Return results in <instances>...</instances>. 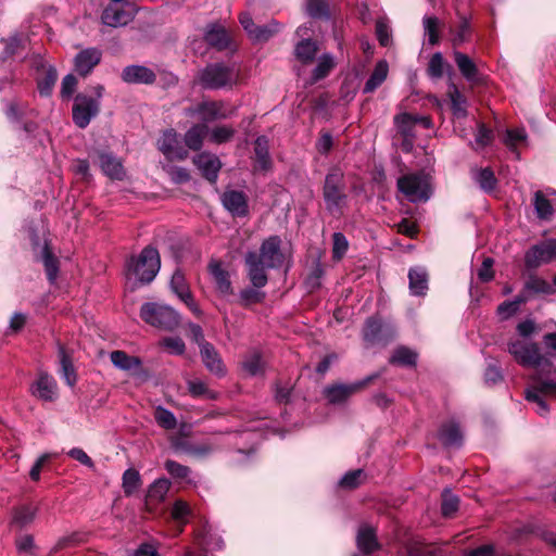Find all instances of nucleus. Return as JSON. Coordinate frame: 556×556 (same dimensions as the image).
<instances>
[{
	"label": "nucleus",
	"instance_id": "obj_44",
	"mask_svg": "<svg viewBox=\"0 0 556 556\" xmlns=\"http://www.w3.org/2000/svg\"><path fill=\"white\" fill-rule=\"evenodd\" d=\"M41 261L45 266L47 277L51 283H53L59 274V262L58 258L52 254L48 244H45L41 250Z\"/></svg>",
	"mask_w": 556,
	"mask_h": 556
},
{
	"label": "nucleus",
	"instance_id": "obj_10",
	"mask_svg": "<svg viewBox=\"0 0 556 556\" xmlns=\"http://www.w3.org/2000/svg\"><path fill=\"white\" fill-rule=\"evenodd\" d=\"M281 243L279 236H270L262 242L257 256L267 268L276 269L283 265L285 256L281 251Z\"/></svg>",
	"mask_w": 556,
	"mask_h": 556
},
{
	"label": "nucleus",
	"instance_id": "obj_33",
	"mask_svg": "<svg viewBox=\"0 0 556 556\" xmlns=\"http://www.w3.org/2000/svg\"><path fill=\"white\" fill-rule=\"evenodd\" d=\"M447 97L451 102V110L453 115L457 118H464L467 116V99L459 91L454 83H451L447 88Z\"/></svg>",
	"mask_w": 556,
	"mask_h": 556
},
{
	"label": "nucleus",
	"instance_id": "obj_30",
	"mask_svg": "<svg viewBox=\"0 0 556 556\" xmlns=\"http://www.w3.org/2000/svg\"><path fill=\"white\" fill-rule=\"evenodd\" d=\"M409 291L413 295L422 296L428 290V273L424 267L417 266L408 271Z\"/></svg>",
	"mask_w": 556,
	"mask_h": 556
},
{
	"label": "nucleus",
	"instance_id": "obj_60",
	"mask_svg": "<svg viewBox=\"0 0 556 556\" xmlns=\"http://www.w3.org/2000/svg\"><path fill=\"white\" fill-rule=\"evenodd\" d=\"M164 468L174 479H188L191 470L189 467L181 465L175 460L167 459Z\"/></svg>",
	"mask_w": 556,
	"mask_h": 556
},
{
	"label": "nucleus",
	"instance_id": "obj_37",
	"mask_svg": "<svg viewBox=\"0 0 556 556\" xmlns=\"http://www.w3.org/2000/svg\"><path fill=\"white\" fill-rule=\"evenodd\" d=\"M389 66L387 61L381 60L377 62L372 73L370 74L369 78L365 83L364 86V93H370L374 92L386 79L388 76Z\"/></svg>",
	"mask_w": 556,
	"mask_h": 556
},
{
	"label": "nucleus",
	"instance_id": "obj_7",
	"mask_svg": "<svg viewBox=\"0 0 556 556\" xmlns=\"http://www.w3.org/2000/svg\"><path fill=\"white\" fill-rule=\"evenodd\" d=\"M140 317L147 324L165 330L175 329L180 321L179 314L173 307L153 302L141 306Z\"/></svg>",
	"mask_w": 556,
	"mask_h": 556
},
{
	"label": "nucleus",
	"instance_id": "obj_21",
	"mask_svg": "<svg viewBox=\"0 0 556 556\" xmlns=\"http://www.w3.org/2000/svg\"><path fill=\"white\" fill-rule=\"evenodd\" d=\"M31 393L45 402H53L58 397L55 379L46 372H41L31 386Z\"/></svg>",
	"mask_w": 556,
	"mask_h": 556
},
{
	"label": "nucleus",
	"instance_id": "obj_17",
	"mask_svg": "<svg viewBox=\"0 0 556 556\" xmlns=\"http://www.w3.org/2000/svg\"><path fill=\"white\" fill-rule=\"evenodd\" d=\"M193 164L205 179L213 184L216 182L222 162L215 154L201 152L193 157Z\"/></svg>",
	"mask_w": 556,
	"mask_h": 556
},
{
	"label": "nucleus",
	"instance_id": "obj_5",
	"mask_svg": "<svg viewBox=\"0 0 556 556\" xmlns=\"http://www.w3.org/2000/svg\"><path fill=\"white\" fill-rule=\"evenodd\" d=\"M396 186L399 191L412 203L426 202L432 194L430 177L424 172L401 176Z\"/></svg>",
	"mask_w": 556,
	"mask_h": 556
},
{
	"label": "nucleus",
	"instance_id": "obj_4",
	"mask_svg": "<svg viewBox=\"0 0 556 556\" xmlns=\"http://www.w3.org/2000/svg\"><path fill=\"white\" fill-rule=\"evenodd\" d=\"M508 352L522 366L533 367L535 371L542 369L549 375H556V367L541 354L536 343L511 341L508 344Z\"/></svg>",
	"mask_w": 556,
	"mask_h": 556
},
{
	"label": "nucleus",
	"instance_id": "obj_45",
	"mask_svg": "<svg viewBox=\"0 0 556 556\" xmlns=\"http://www.w3.org/2000/svg\"><path fill=\"white\" fill-rule=\"evenodd\" d=\"M170 290L182 301L191 295L190 288L186 281L185 275L180 269H176L170 278Z\"/></svg>",
	"mask_w": 556,
	"mask_h": 556
},
{
	"label": "nucleus",
	"instance_id": "obj_19",
	"mask_svg": "<svg viewBox=\"0 0 556 556\" xmlns=\"http://www.w3.org/2000/svg\"><path fill=\"white\" fill-rule=\"evenodd\" d=\"M102 22L110 27H122L130 23L134 14L130 9L124 8L123 4H110L102 13Z\"/></svg>",
	"mask_w": 556,
	"mask_h": 556
},
{
	"label": "nucleus",
	"instance_id": "obj_56",
	"mask_svg": "<svg viewBox=\"0 0 556 556\" xmlns=\"http://www.w3.org/2000/svg\"><path fill=\"white\" fill-rule=\"evenodd\" d=\"M306 12L314 18H329L328 5L325 0H306Z\"/></svg>",
	"mask_w": 556,
	"mask_h": 556
},
{
	"label": "nucleus",
	"instance_id": "obj_55",
	"mask_svg": "<svg viewBox=\"0 0 556 556\" xmlns=\"http://www.w3.org/2000/svg\"><path fill=\"white\" fill-rule=\"evenodd\" d=\"M242 368L250 376H256L263 369V361L261 353L257 351H252L243 361Z\"/></svg>",
	"mask_w": 556,
	"mask_h": 556
},
{
	"label": "nucleus",
	"instance_id": "obj_20",
	"mask_svg": "<svg viewBox=\"0 0 556 556\" xmlns=\"http://www.w3.org/2000/svg\"><path fill=\"white\" fill-rule=\"evenodd\" d=\"M222 203L233 216L243 217L249 213L248 198L242 191L226 190L222 195Z\"/></svg>",
	"mask_w": 556,
	"mask_h": 556
},
{
	"label": "nucleus",
	"instance_id": "obj_6",
	"mask_svg": "<svg viewBox=\"0 0 556 556\" xmlns=\"http://www.w3.org/2000/svg\"><path fill=\"white\" fill-rule=\"evenodd\" d=\"M93 92L94 97L79 93L75 98L73 105V121L79 128H86L100 111V101L104 92V87L102 85H97L93 88Z\"/></svg>",
	"mask_w": 556,
	"mask_h": 556
},
{
	"label": "nucleus",
	"instance_id": "obj_47",
	"mask_svg": "<svg viewBox=\"0 0 556 556\" xmlns=\"http://www.w3.org/2000/svg\"><path fill=\"white\" fill-rule=\"evenodd\" d=\"M141 483L140 473L136 469L129 468L124 471L122 486L126 496L132 495L141 486Z\"/></svg>",
	"mask_w": 556,
	"mask_h": 556
},
{
	"label": "nucleus",
	"instance_id": "obj_57",
	"mask_svg": "<svg viewBox=\"0 0 556 556\" xmlns=\"http://www.w3.org/2000/svg\"><path fill=\"white\" fill-rule=\"evenodd\" d=\"M416 118L407 113L399 114L394 117V124L397 130L405 137L413 135V127Z\"/></svg>",
	"mask_w": 556,
	"mask_h": 556
},
{
	"label": "nucleus",
	"instance_id": "obj_38",
	"mask_svg": "<svg viewBox=\"0 0 556 556\" xmlns=\"http://www.w3.org/2000/svg\"><path fill=\"white\" fill-rule=\"evenodd\" d=\"M528 135L525 128H509L506 129L503 137V143L507 149L519 157L518 147L522 143H527Z\"/></svg>",
	"mask_w": 556,
	"mask_h": 556
},
{
	"label": "nucleus",
	"instance_id": "obj_26",
	"mask_svg": "<svg viewBox=\"0 0 556 556\" xmlns=\"http://www.w3.org/2000/svg\"><path fill=\"white\" fill-rule=\"evenodd\" d=\"M100 168L105 176L113 180H123L125 178V169L121 159L112 153L103 152L99 155Z\"/></svg>",
	"mask_w": 556,
	"mask_h": 556
},
{
	"label": "nucleus",
	"instance_id": "obj_63",
	"mask_svg": "<svg viewBox=\"0 0 556 556\" xmlns=\"http://www.w3.org/2000/svg\"><path fill=\"white\" fill-rule=\"evenodd\" d=\"M458 497L454 494L450 493L448 491H445L443 493V501L441 510L443 516L451 517L457 509H458Z\"/></svg>",
	"mask_w": 556,
	"mask_h": 556
},
{
	"label": "nucleus",
	"instance_id": "obj_3",
	"mask_svg": "<svg viewBox=\"0 0 556 556\" xmlns=\"http://www.w3.org/2000/svg\"><path fill=\"white\" fill-rule=\"evenodd\" d=\"M240 71L231 64L213 63L206 65L199 75L203 88L218 90L232 88L239 81Z\"/></svg>",
	"mask_w": 556,
	"mask_h": 556
},
{
	"label": "nucleus",
	"instance_id": "obj_32",
	"mask_svg": "<svg viewBox=\"0 0 556 556\" xmlns=\"http://www.w3.org/2000/svg\"><path fill=\"white\" fill-rule=\"evenodd\" d=\"M208 270L212 275L217 290L222 294H230L232 292L229 274L223 268V265L218 261H212L208 264Z\"/></svg>",
	"mask_w": 556,
	"mask_h": 556
},
{
	"label": "nucleus",
	"instance_id": "obj_41",
	"mask_svg": "<svg viewBox=\"0 0 556 556\" xmlns=\"http://www.w3.org/2000/svg\"><path fill=\"white\" fill-rule=\"evenodd\" d=\"M255 159L261 169L266 170L271 165L269 155L268 140L265 136H260L254 142Z\"/></svg>",
	"mask_w": 556,
	"mask_h": 556
},
{
	"label": "nucleus",
	"instance_id": "obj_40",
	"mask_svg": "<svg viewBox=\"0 0 556 556\" xmlns=\"http://www.w3.org/2000/svg\"><path fill=\"white\" fill-rule=\"evenodd\" d=\"M471 177L485 192H492L497 184L494 172L490 167L472 169Z\"/></svg>",
	"mask_w": 556,
	"mask_h": 556
},
{
	"label": "nucleus",
	"instance_id": "obj_51",
	"mask_svg": "<svg viewBox=\"0 0 556 556\" xmlns=\"http://www.w3.org/2000/svg\"><path fill=\"white\" fill-rule=\"evenodd\" d=\"M528 301V296L525 294H518L514 300L511 301H505L497 307V314L503 319H507L514 314L517 313L519 309V306Z\"/></svg>",
	"mask_w": 556,
	"mask_h": 556
},
{
	"label": "nucleus",
	"instance_id": "obj_62",
	"mask_svg": "<svg viewBox=\"0 0 556 556\" xmlns=\"http://www.w3.org/2000/svg\"><path fill=\"white\" fill-rule=\"evenodd\" d=\"M364 478V471L362 469H356L346 472L340 480V485L346 489H354L358 486Z\"/></svg>",
	"mask_w": 556,
	"mask_h": 556
},
{
	"label": "nucleus",
	"instance_id": "obj_50",
	"mask_svg": "<svg viewBox=\"0 0 556 556\" xmlns=\"http://www.w3.org/2000/svg\"><path fill=\"white\" fill-rule=\"evenodd\" d=\"M334 67V59L330 53H324L319 56L317 65L313 71V79L315 81L325 78Z\"/></svg>",
	"mask_w": 556,
	"mask_h": 556
},
{
	"label": "nucleus",
	"instance_id": "obj_36",
	"mask_svg": "<svg viewBox=\"0 0 556 556\" xmlns=\"http://www.w3.org/2000/svg\"><path fill=\"white\" fill-rule=\"evenodd\" d=\"M110 359L116 368L125 371L137 370L141 367L139 357L130 356L119 350L111 352Z\"/></svg>",
	"mask_w": 556,
	"mask_h": 556
},
{
	"label": "nucleus",
	"instance_id": "obj_52",
	"mask_svg": "<svg viewBox=\"0 0 556 556\" xmlns=\"http://www.w3.org/2000/svg\"><path fill=\"white\" fill-rule=\"evenodd\" d=\"M446 63L441 52H435L429 60L427 74L431 79L438 80L443 77Z\"/></svg>",
	"mask_w": 556,
	"mask_h": 556
},
{
	"label": "nucleus",
	"instance_id": "obj_61",
	"mask_svg": "<svg viewBox=\"0 0 556 556\" xmlns=\"http://www.w3.org/2000/svg\"><path fill=\"white\" fill-rule=\"evenodd\" d=\"M332 257L334 260H341L346 253L349 242L342 232H334L332 236Z\"/></svg>",
	"mask_w": 556,
	"mask_h": 556
},
{
	"label": "nucleus",
	"instance_id": "obj_59",
	"mask_svg": "<svg viewBox=\"0 0 556 556\" xmlns=\"http://www.w3.org/2000/svg\"><path fill=\"white\" fill-rule=\"evenodd\" d=\"M61 375L62 378L70 387H74L77 377L71 359L65 355L64 352L61 354Z\"/></svg>",
	"mask_w": 556,
	"mask_h": 556
},
{
	"label": "nucleus",
	"instance_id": "obj_58",
	"mask_svg": "<svg viewBox=\"0 0 556 556\" xmlns=\"http://www.w3.org/2000/svg\"><path fill=\"white\" fill-rule=\"evenodd\" d=\"M493 139V132L484 124H479L475 135L472 147L476 150L483 149L489 146Z\"/></svg>",
	"mask_w": 556,
	"mask_h": 556
},
{
	"label": "nucleus",
	"instance_id": "obj_28",
	"mask_svg": "<svg viewBox=\"0 0 556 556\" xmlns=\"http://www.w3.org/2000/svg\"><path fill=\"white\" fill-rule=\"evenodd\" d=\"M34 65L39 70L42 67L45 74L42 77L37 78L38 90L41 96L48 97L51 94L53 86L58 79L56 70L49 65L46 66L41 59H36Z\"/></svg>",
	"mask_w": 556,
	"mask_h": 556
},
{
	"label": "nucleus",
	"instance_id": "obj_43",
	"mask_svg": "<svg viewBox=\"0 0 556 556\" xmlns=\"http://www.w3.org/2000/svg\"><path fill=\"white\" fill-rule=\"evenodd\" d=\"M424 34L428 38L430 46H435L440 41L441 22L435 16L425 15L422 18Z\"/></svg>",
	"mask_w": 556,
	"mask_h": 556
},
{
	"label": "nucleus",
	"instance_id": "obj_54",
	"mask_svg": "<svg viewBox=\"0 0 556 556\" xmlns=\"http://www.w3.org/2000/svg\"><path fill=\"white\" fill-rule=\"evenodd\" d=\"M188 390L194 397L204 396L210 400H215L218 396L217 392L210 390L205 382L198 379L188 381Z\"/></svg>",
	"mask_w": 556,
	"mask_h": 556
},
{
	"label": "nucleus",
	"instance_id": "obj_2",
	"mask_svg": "<svg viewBox=\"0 0 556 556\" xmlns=\"http://www.w3.org/2000/svg\"><path fill=\"white\" fill-rule=\"evenodd\" d=\"M161 267L159 251L148 245L138 256H131L126 263V276L128 279L144 285L150 283L157 275Z\"/></svg>",
	"mask_w": 556,
	"mask_h": 556
},
{
	"label": "nucleus",
	"instance_id": "obj_25",
	"mask_svg": "<svg viewBox=\"0 0 556 556\" xmlns=\"http://www.w3.org/2000/svg\"><path fill=\"white\" fill-rule=\"evenodd\" d=\"M155 73L143 65H128L122 72V79L127 84L150 85L155 81Z\"/></svg>",
	"mask_w": 556,
	"mask_h": 556
},
{
	"label": "nucleus",
	"instance_id": "obj_15",
	"mask_svg": "<svg viewBox=\"0 0 556 556\" xmlns=\"http://www.w3.org/2000/svg\"><path fill=\"white\" fill-rule=\"evenodd\" d=\"M556 258L552 239L531 247L525 255V263L528 268H536L542 264Z\"/></svg>",
	"mask_w": 556,
	"mask_h": 556
},
{
	"label": "nucleus",
	"instance_id": "obj_1",
	"mask_svg": "<svg viewBox=\"0 0 556 556\" xmlns=\"http://www.w3.org/2000/svg\"><path fill=\"white\" fill-rule=\"evenodd\" d=\"M323 198L327 212L336 218H340L348 207L346 185L343 172L332 168L325 177L323 186Z\"/></svg>",
	"mask_w": 556,
	"mask_h": 556
},
{
	"label": "nucleus",
	"instance_id": "obj_29",
	"mask_svg": "<svg viewBox=\"0 0 556 556\" xmlns=\"http://www.w3.org/2000/svg\"><path fill=\"white\" fill-rule=\"evenodd\" d=\"M454 60L460 74L467 81L478 83L481 80L478 66L467 54L454 51Z\"/></svg>",
	"mask_w": 556,
	"mask_h": 556
},
{
	"label": "nucleus",
	"instance_id": "obj_16",
	"mask_svg": "<svg viewBox=\"0 0 556 556\" xmlns=\"http://www.w3.org/2000/svg\"><path fill=\"white\" fill-rule=\"evenodd\" d=\"M533 206L540 219L548 220L556 211V191L553 189L538 190L533 194Z\"/></svg>",
	"mask_w": 556,
	"mask_h": 556
},
{
	"label": "nucleus",
	"instance_id": "obj_34",
	"mask_svg": "<svg viewBox=\"0 0 556 556\" xmlns=\"http://www.w3.org/2000/svg\"><path fill=\"white\" fill-rule=\"evenodd\" d=\"M207 132L208 128L205 124H194L186 131L184 141L190 150L199 151Z\"/></svg>",
	"mask_w": 556,
	"mask_h": 556
},
{
	"label": "nucleus",
	"instance_id": "obj_48",
	"mask_svg": "<svg viewBox=\"0 0 556 556\" xmlns=\"http://www.w3.org/2000/svg\"><path fill=\"white\" fill-rule=\"evenodd\" d=\"M416 352L406 346H400L395 349L392 356L390 357L391 364H396L401 366H413L416 364Z\"/></svg>",
	"mask_w": 556,
	"mask_h": 556
},
{
	"label": "nucleus",
	"instance_id": "obj_39",
	"mask_svg": "<svg viewBox=\"0 0 556 556\" xmlns=\"http://www.w3.org/2000/svg\"><path fill=\"white\" fill-rule=\"evenodd\" d=\"M317 51V42L308 38H303L300 40L294 48L296 59L305 64L315 60Z\"/></svg>",
	"mask_w": 556,
	"mask_h": 556
},
{
	"label": "nucleus",
	"instance_id": "obj_42",
	"mask_svg": "<svg viewBox=\"0 0 556 556\" xmlns=\"http://www.w3.org/2000/svg\"><path fill=\"white\" fill-rule=\"evenodd\" d=\"M459 24L456 29H451L452 43L458 47L467 42L471 36V26L469 18L465 15L458 14Z\"/></svg>",
	"mask_w": 556,
	"mask_h": 556
},
{
	"label": "nucleus",
	"instance_id": "obj_18",
	"mask_svg": "<svg viewBox=\"0 0 556 556\" xmlns=\"http://www.w3.org/2000/svg\"><path fill=\"white\" fill-rule=\"evenodd\" d=\"M102 52L98 48H86L79 51L74 59L75 71L80 76H87L100 63Z\"/></svg>",
	"mask_w": 556,
	"mask_h": 556
},
{
	"label": "nucleus",
	"instance_id": "obj_64",
	"mask_svg": "<svg viewBox=\"0 0 556 556\" xmlns=\"http://www.w3.org/2000/svg\"><path fill=\"white\" fill-rule=\"evenodd\" d=\"M170 179L175 184H185L190 180V174L187 168L181 166H168L166 169Z\"/></svg>",
	"mask_w": 556,
	"mask_h": 556
},
{
	"label": "nucleus",
	"instance_id": "obj_49",
	"mask_svg": "<svg viewBox=\"0 0 556 556\" xmlns=\"http://www.w3.org/2000/svg\"><path fill=\"white\" fill-rule=\"evenodd\" d=\"M236 134V130L231 126L220 125L208 130V140L215 144H222L230 141Z\"/></svg>",
	"mask_w": 556,
	"mask_h": 556
},
{
	"label": "nucleus",
	"instance_id": "obj_24",
	"mask_svg": "<svg viewBox=\"0 0 556 556\" xmlns=\"http://www.w3.org/2000/svg\"><path fill=\"white\" fill-rule=\"evenodd\" d=\"M169 488L170 482L166 478L156 479L153 483H151L146 495V508L149 511L156 509V507L165 501Z\"/></svg>",
	"mask_w": 556,
	"mask_h": 556
},
{
	"label": "nucleus",
	"instance_id": "obj_27",
	"mask_svg": "<svg viewBox=\"0 0 556 556\" xmlns=\"http://www.w3.org/2000/svg\"><path fill=\"white\" fill-rule=\"evenodd\" d=\"M356 544L359 552L365 555H369L374 551L378 549L379 543L377 541L375 529L368 525L361 526L356 535Z\"/></svg>",
	"mask_w": 556,
	"mask_h": 556
},
{
	"label": "nucleus",
	"instance_id": "obj_23",
	"mask_svg": "<svg viewBox=\"0 0 556 556\" xmlns=\"http://www.w3.org/2000/svg\"><path fill=\"white\" fill-rule=\"evenodd\" d=\"M200 355L204 366L211 374L217 377H224L226 375V367L213 344L203 343L200 349Z\"/></svg>",
	"mask_w": 556,
	"mask_h": 556
},
{
	"label": "nucleus",
	"instance_id": "obj_31",
	"mask_svg": "<svg viewBox=\"0 0 556 556\" xmlns=\"http://www.w3.org/2000/svg\"><path fill=\"white\" fill-rule=\"evenodd\" d=\"M205 41L217 50L227 49L229 46V36L226 29L218 24H210L204 33Z\"/></svg>",
	"mask_w": 556,
	"mask_h": 556
},
{
	"label": "nucleus",
	"instance_id": "obj_12",
	"mask_svg": "<svg viewBox=\"0 0 556 556\" xmlns=\"http://www.w3.org/2000/svg\"><path fill=\"white\" fill-rule=\"evenodd\" d=\"M157 148L168 161H184L188 157V151L180 144L178 134L174 129H167L162 134Z\"/></svg>",
	"mask_w": 556,
	"mask_h": 556
},
{
	"label": "nucleus",
	"instance_id": "obj_53",
	"mask_svg": "<svg viewBox=\"0 0 556 556\" xmlns=\"http://www.w3.org/2000/svg\"><path fill=\"white\" fill-rule=\"evenodd\" d=\"M154 419L157 425L166 430H172L177 426L175 415L163 406H157L154 410Z\"/></svg>",
	"mask_w": 556,
	"mask_h": 556
},
{
	"label": "nucleus",
	"instance_id": "obj_14",
	"mask_svg": "<svg viewBox=\"0 0 556 556\" xmlns=\"http://www.w3.org/2000/svg\"><path fill=\"white\" fill-rule=\"evenodd\" d=\"M240 24L243 29L248 33L249 37L253 41H266L274 34L278 31L279 24L275 21L269 22L268 24L257 26L254 24L251 15L249 13H242L240 15Z\"/></svg>",
	"mask_w": 556,
	"mask_h": 556
},
{
	"label": "nucleus",
	"instance_id": "obj_46",
	"mask_svg": "<svg viewBox=\"0 0 556 556\" xmlns=\"http://www.w3.org/2000/svg\"><path fill=\"white\" fill-rule=\"evenodd\" d=\"M37 515V508L30 505H23L14 509L12 515V523L20 528L31 523Z\"/></svg>",
	"mask_w": 556,
	"mask_h": 556
},
{
	"label": "nucleus",
	"instance_id": "obj_13",
	"mask_svg": "<svg viewBox=\"0 0 556 556\" xmlns=\"http://www.w3.org/2000/svg\"><path fill=\"white\" fill-rule=\"evenodd\" d=\"M244 263L247 267V275L252 286L256 289H261L267 285L268 277L266 269L267 266L261 262L256 251H249L244 256Z\"/></svg>",
	"mask_w": 556,
	"mask_h": 556
},
{
	"label": "nucleus",
	"instance_id": "obj_35",
	"mask_svg": "<svg viewBox=\"0 0 556 556\" xmlns=\"http://www.w3.org/2000/svg\"><path fill=\"white\" fill-rule=\"evenodd\" d=\"M555 289L547 280L538 276H530L523 287V291L520 294H525L528 299L535 294H553Z\"/></svg>",
	"mask_w": 556,
	"mask_h": 556
},
{
	"label": "nucleus",
	"instance_id": "obj_8",
	"mask_svg": "<svg viewBox=\"0 0 556 556\" xmlns=\"http://www.w3.org/2000/svg\"><path fill=\"white\" fill-rule=\"evenodd\" d=\"M375 376H368L353 383H332L324 388L323 394L330 404H343L353 394L364 389Z\"/></svg>",
	"mask_w": 556,
	"mask_h": 556
},
{
	"label": "nucleus",
	"instance_id": "obj_22",
	"mask_svg": "<svg viewBox=\"0 0 556 556\" xmlns=\"http://www.w3.org/2000/svg\"><path fill=\"white\" fill-rule=\"evenodd\" d=\"M438 439L447 448H459L463 445V432L459 424L451 419L440 427Z\"/></svg>",
	"mask_w": 556,
	"mask_h": 556
},
{
	"label": "nucleus",
	"instance_id": "obj_9",
	"mask_svg": "<svg viewBox=\"0 0 556 556\" xmlns=\"http://www.w3.org/2000/svg\"><path fill=\"white\" fill-rule=\"evenodd\" d=\"M394 327L391 324L383 323L377 317H369L363 329V339L368 344L380 342L386 344L394 337Z\"/></svg>",
	"mask_w": 556,
	"mask_h": 556
},
{
	"label": "nucleus",
	"instance_id": "obj_11",
	"mask_svg": "<svg viewBox=\"0 0 556 556\" xmlns=\"http://www.w3.org/2000/svg\"><path fill=\"white\" fill-rule=\"evenodd\" d=\"M188 113L198 115L204 123H210L230 117L233 114V110H228L222 101H203L194 109L188 110Z\"/></svg>",
	"mask_w": 556,
	"mask_h": 556
}]
</instances>
